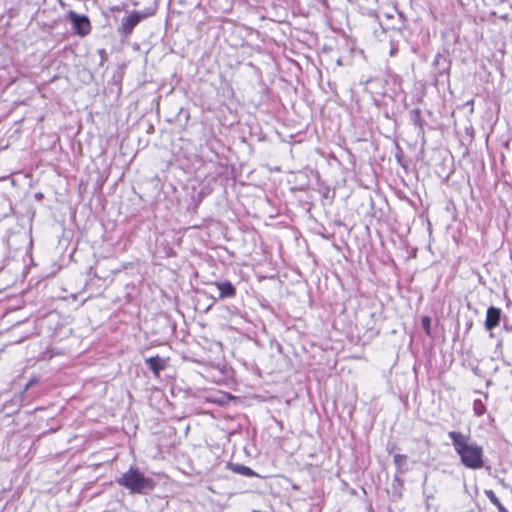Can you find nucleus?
Listing matches in <instances>:
<instances>
[{
    "label": "nucleus",
    "mask_w": 512,
    "mask_h": 512,
    "mask_svg": "<svg viewBox=\"0 0 512 512\" xmlns=\"http://www.w3.org/2000/svg\"><path fill=\"white\" fill-rule=\"evenodd\" d=\"M495 506L498 508L499 512H507V510L504 508L500 501L499 504Z\"/></svg>",
    "instance_id": "4468645a"
},
{
    "label": "nucleus",
    "mask_w": 512,
    "mask_h": 512,
    "mask_svg": "<svg viewBox=\"0 0 512 512\" xmlns=\"http://www.w3.org/2000/svg\"><path fill=\"white\" fill-rule=\"evenodd\" d=\"M396 51H397V50H396L395 48H392V49L390 50V56H394V55L396 54Z\"/></svg>",
    "instance_id": "f3484780"
},
{
    "label": "nucleus",
    "mask_w": 512,
    "mask_h": 512,
    "mask_svg": "<svg viewBox=\"0 0 512 512\" xmlns=\"http://www.w3.org/2000/svg\"><path fill=\"white\" fill-rule=\"evenodd\" d=\"M145 362L156 377L160 375V372L164 370L166 366L165 360L158 355L147 358Z\"/></svg>",
    "instance_id": "0eeeda50"
},
{
    "label": "nucleus",
    "mask_w": 512,
    "mask_h": 512,
    "mask_svg": "<svg viewBox=\"0 0 512 512\" xmlns=\"http://www.w3.org/2000/svg\"><path fill=\"white\" fill-rule=\"evenodd\" d=\"M485 495L494 505L499 504V499L492 490H485Z\"/></svg>",
    "instance_id": "9d476101"
},
{
    "label": "nucleus",
    "mask_w": 512,
    "mask_h": 512,
    "mask_svg": "<svg viewBox=\"0 0 512 512\" xmlns=\"http://www.w3.org/2000/svg\"><path fill=\"white\" fill-rule=\"evenodd\" d=\"M233 471L247 477H253L257 475L252 469L244 465H235L233 467Z\"/></svg>",
    "instance_id": "1a4fd4ad"
},
{
    "label": "nucleus",
    "mask_w": 512,
    "mask_h": 512,
    "mask_svg": "<svg viewBox=\"0 0 512 512\" xmlns=\"http://www.w3.org/2000/svg\"><path fill=\"white\" fill-rule=\"evenodd\" d=\"M495 506L498 508L499 512H507V510L504 508L500 501L499 504Z\"/></svg>",
    "instance_id": "2eb2a0df"
},
{
    "label": "nucleus",
    "mask_w": 512,
    "mask_h": 512,
    "mask_svg": "<svg viewBox=\"0 0 512 512\" xmlns=\"http://www.w3.org/2000/svg\"><path fill=\"white\" fill-rule=\"evenodd\" d=\"M67 19L71 22L74 32L81 36H87L91 32V23L86 15H79L75 11L67 13Z\"/></svg>",
    "instance_id": "7ed1b4c3"
},
{
    "label": "nucleus",
    "mask_w": 512,
    "mask_h": 512,
    "mask_svg": "<svg viewBox=\"0 0 512 512\" xmlns=\"http://www.w3.org/2000/svg\"><path fill=\"white\" fill-rule=\"evenodd\" d=\"M504 329L508 332H512V325L504 324Z\"/></svg>",
    "instance_id": "dca6fc26"
},
{
    "label": "nucleus",
    "mask_w": 512,
    "mask_h": 512,
    "mask_svg": "<svg viewBox=\"0 0 512 512\" xmlns=\"http://www.w3.org/2000/svg\"><path fill=\"white\" fill-rule=\"evenodd\" d=\"M146 17V14L139 12V11H133L131 14H129L127 17H124L121 21V25L118 27V33L124 37L128 38L132 32L133 29Z\"/></svg>",
    "instance_id": "20e7f679"
},
{
    "label": "nucleus",
    "mask_w": 512,
    "mask_h": 512,
    "mask_svg": "<svg viewBox=\"0 0 512 512\" xmlns=\"http://www.w3.org/2000/svg\"><path fill=\"white\" fill-rule=\"evenodd\" d=\"M214 285L219 290V298H233L236 295V288L229 281L215 282Z\"/></svg>",
    "instance_id": "423d86ee"
},
{
    "label": "nucleus",
    "mask_w": 512,
    "mask_h": 512,
    "mask_svg": "<svg viewBox=\"0 0 512 512\" xmlns=\"http://www.w3.org/2000/svg\"><path fill=\"white\" fill-rule=\"evenodd\" d=\"M394 464L397 466L398 470L403 473L407 471L406 462L407 456L403 454H395L393 457Z\"/></svg>",
    "instance_id": "6e6552de"
},
{
    "label": "nucleus",
    "mask_w": 512,
    "mask_h": 512,
    "mask_svg": "<svg viewBox=\"0 0 512 512\" xmlns=\"http://www.w3.org/2000/svg\"><path fill=\"white\" fill-rule=\"evenodd\" d=\"M410 113H411L412 119L415 122L420 120V118H421V111H420V109H418V108L413 109Z\"/></svg>",
    "instance_id": "f8f14e48"
},
{
    "label": "nucleus",
    "mask_w": 512,
    "mask_h": 512,
    "mask_svg": "<svg viewBox=\"0 0 512 512\" xmlns=\"http://www.w3.org/2000/svg\"><path fill=\"white\" fill-rule=\"evenodd\" d=\"M422 326L427 334L430 333V318L429 317H423L422 318Z\"/></svg>",
    "instance_id": "9b49d317"
},
{
    "label": "nucleus",
    "mask_w": 512,
    "mask_h": 512,
    "mask_svg": "<svg viewBox=\"0 0 512 512\" xmlns=\"http://www.w3.org/2000/svg\"><path fill=\"white\" fill-rule=\"evenodd\" d=\"M440 57H441V55H440V54H437L436 59H435V62H438V59H439Z\"/></svg>",
    "instance_id": "6ab92c4d"
},
{
    "label": "nucleus",
    "mask_w": 512,
    "mask_h": 512,
    "mask_svg": "<svg viewBox=\"0 0 512 512\" xmlns=\"http://www.w3.org/2000/svg\"><path fill=\"white\" fill-rule=\"evenodd\" d=\"M117 484L127 489L131 494L146 495L155 488V481L146 477L137 467L131 466L117 480Z\"/></svg>",
    "instance_id": "f03ea898"
},
{
    "label": "nucleus",
    "mask_w": 512,
    "mask_h": 512,
    "mask_svg": "<svg viewBox=\"0 0 512 512\" xmlns=\"http://www.w3.org/2000/svg\"><path fill=\"white\" fill-rule=\"evenodd\" d=\"M59 4H60L61 7H65L66 6V4L63 1H61V0L59 1Z\"/></svg>",
    "instance_id": "a211bd4d"
},
{
    "label": "nucleus",
    "mask_w": 512,
    "mask_h": 512,
    "mask_svg": "<svg viewBox=\"0 0 512 512\" xmlns=\"http://www.w3.org/2000/svg\"><path fill=\"white\" fill-rule=\"evenodd\" d=\"M38 382L36 378L31 379L25 386V391H27L30 387L35 385Z\"/></svg>",
    "instance_id": "ddd939ff"
},
{
    "label": "nucleus",
    "mask_w": 512,
    "mask_h": 512,
    "mask_svg": "<svg viewBox=\"0 0 512 512\" xmlns=\"http://www.w3.org/2000/svg\"><path fill=\"white\" fill-rule=\"evenodd\" d=\"M453 448L460 457L461 463L468 469L477 470L484 466V451L482 446L472 441L469 435L459 431L448 433Z\"/></svg>",
    "instance_id": "f257e3e1"
},
{
    "label": "nucleus",
    "mask_w": 512,
    "mask_h": 512,
    "mask_svg": "<svg viewBox=\"0 0 512 512\" xmlns=\"http://www.w3.org/2000/svg\"><path fill=\"white\" fill-rule=\"evenodd\" d=\"M502 311L496 307H489L486 312L485 328L492 330L499 325Z\"/></svg>",
    "instance_id": "39448f33"
}]
</instances>
